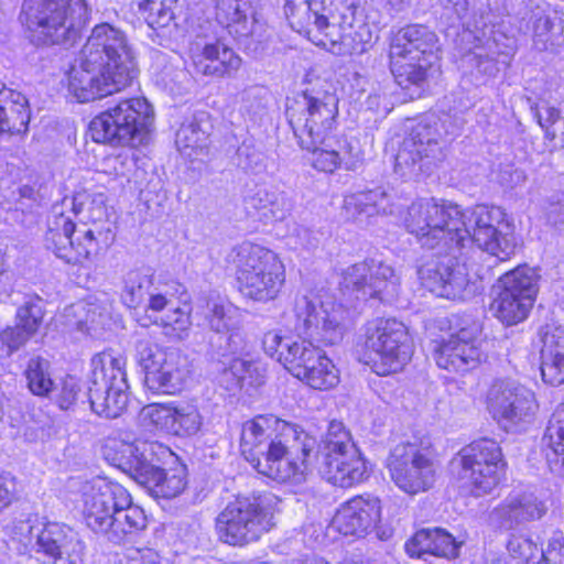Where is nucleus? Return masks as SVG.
Here are the masks:
<instances>
[{"mask_svg": "<svg viewBox=\"0 0 564 564\" xmlns=\"http://www.w3.org/2000/svg\"><path fill=\"white\" fill-rule=\"evenodd\" d=\"M295 315L297 337L269 330L262 340L265 352L312 389L325 391L337 387L339 370L316 344L328 346L343 339L349 315L347 308L332 295L303 296L296 302Z\"/></svg>", "mask_w": 564, "mask_h": 564, "instance_id": "1", "label": "nucleus"}, {"mask_svg": "<svg viewBox=\"0 0 564 564\" xmlns=\"http://www.w3.org/2000/svg\"><path fill=\"white\" fill-rule=\"evenodd\" d=\"M138 72L135 54L124 34L104 23L94 28L66 73L65 85L76 101L89 102L126 89Z\"/></svg>", "mask_w": 564, "mask_h": 564, "instance_id": "2", "label": "nucleus"}, {"mask_svg": "<svg viewBox=\"0 0 564 564\" xmlns=\"http://www.w3.org/2000/svg\"><path fill=\"white\" fill-rule=\"evenodd\" d=\"M284 12L294 31L335 55L361 54L372 41L362 13L350 6L333 10L317 0H289Z\"/></svg>", "mask_w": 564, "mask_h": 564, "instance_id": "3", "label": "nucleus"}, {"mask_svg": "<svg viewBox=\"0 0 564 564\" xmlns=\"http://www.w3.org/2000/svg\"><path fill=\"white\" fill-rule=\"evenodd\" d=\"M101 455L110 465L147 486L158 498H175L186 488L183 467L167 470L159 468V463L173 455L162 443L120 433L104 440Z\"/></svg>", "mask_w": 564, "mask_h": 564, "instance_id": "4", "label": "nucleus"}, {"mask_svg": "<svg viewBox=\"0 0 564 564\" xmlns=\"http://www.w3.org/2000/svg\"><path fill=\"white\" fill-rule=\"evenodd\" d=\"M441 51L437 34L423 24L400 29L390 44V69L397 83L408 88L420 86L427 70L438 59Z\"/></svg>", "mask_w": 564, "mask_h": 564, "instance_id": "5", "label": "nucleus"}, {"mask_svg": "<svg viewBox=\"0 0 564 564\" xmlns=\"http://www.w3.org/2000/svg\"><path fill=\"white\" fill-rule=\"evenodd\" d=\"M506 467L502 449L491 438L471 442L463 447L449 463L451 474L456 485L474 497L491 494L503 479Z\"/></svg>", "mask_w": 564, "mask_h": 564, "instance_id": "6", "label": "nucleus"}, {"mask_svg": "<svg viewBox=\"0 0 564 564\" xmlns=\"http://www.w3.org/2000/svg\"><path fill=\"white\" fill-rule=\"evenodd\" d=\"M153 117L145 98L124 99L94 117L89 132L98 143L138 147L147 141Z\"/></svg>", "mask_w": 564, "mask_h": 564, "instance_id": "7", "label": "nucleus"}, {"mask_svg": "<svg viewBox=\"0 0 564 564\" xmlns=\"http://www.w3.org/2000/svg\"><path fill=\"white\" fill-rule=\"evenodd\" d=\"M25 24L43 44L73 40L85 25V0H29L24 3Z\"/></svg>", "mask_w": 564, "mask_h": 564, "instance_id": "8", "label": "nucleus"}, {"mask_svg": "<svg viewBox=\"0 0 564 564\" xmlns=\"http://www.w3.org/2000/svg\"><path fill=\"white\" fill-rule=\"evenodd\" d=\"M135 358L144 371L145 388L155 394L175 395L191 380L192 365L188 357L176 348L141 338L135 344Z\"/></svg>", "mask_w": 564, "mask_h": 564, "instance_id": "9", "label": "nucleus"}, {"mask_svg": "<svg viewBox=\"0 0 564 564\" xmlns=\"http://www.w3.org/2000/svg\"><path fill=\"white\" fill-rule=\"evenodd\" d=\"M319 473L343 488L360 484L367 477L366 460L343 422L332 421L319 446Z\"/></svg>", "mask_w": 564, "mask_h": 564, "instance_id": "10", "label": "nucleus"}, {"mask_svg": "<svg viewBox=\"0 0 564 564\" xmlns=\"http://www.w3.org/2000/svg\"><path fill=\"white\" fill-rule=\"evenodd\" d=\"M386 466L391 480L402 491L417 495L429 490L436 475L435 454L429 437L413 436L390 452Z\"/></svg>", "mask_w": 564, "mask_h": 564, "instance_id": "11", "label": "nucleus"}, {"mask_svg": "<svg viewBox=\"0 0 564 564\" xmlns=\"http://www.w3.org/2000/svg\"><path fill=\"white\" fill-rule=\"evenodd\" d=\"M315 445V438L299 425L286 427L256 469L278 482L300 485L311 471L310 455Z\"/></svg>", "mask_w": 564, "mask_h": 564, "instance_id": "12", "label": "nucleus"}, {"mask_svg": "<svg viewBox=\"0 0 564 564\" xmlns=\"http://www.w3.org/2000/svg\"><path fill=\"white\" fill-rule=\"evenodd\" d=\"M365 349L368 355L367 364L379 376L402 370L413 355L406 326L394 318H379L368 323Z\"/></svg>", "mask_w": 564, "mask_h": 564, "instance_id": "13", "label": "nucleus"}, {"mask_svg": "<svg viewBox=\"0 0 564 564\" xmlns=\"http://www.w3.org/2000/svg\"><path fill=\"white\" fill-rule=\"evenodd\" d=\"M238 290L257 302L278 297L285 282V267L272 249H241L238 253Z\"/></svg>", "mask_w": 564, "mask_h": 564, "instance_id": "14", "label": "nucleus"}, {"mask_svg": "<svg viewBox=\"0 0 564 564\" xmlns=\"http://www.w3.org/2000/svg\"><path fill=\"white\" fill-rule=\"evenodd\" d=\"M451 224L456 247H501L511 242L512 225L506 212L498 206L478 204L460 208Z\"/></svg>", "mask_w": 564, "mask_h": 564, "instance_id": "15", "label": "nucleus"}, {"mask_svg": "<svg viewBox=\"0 0 564 564\" xmlns=\"http://www.w3.org/2000/svg\"><path fill=\"white\" fill-rule=\"evenodd\" d=\"M486 409L502 430L516 433L534 422L539 403L531 389L512 380H498L488 389Z\"/></svg>", "mask_w": 564, "mask_h": 564, "instance_id": "16", "label": "nucleus"}, {"mask_svg": "<svg viewBox=\"0 0 564 564\" xmlns=\"http://www.w3.org/2000/svg\"><path fill=\"white\" fill-rule=\"evenodd\" d=\"M337 115V98L327 93L304 91L286 106L289 122L300 144L305 145H312V140L333 135Z\"/></svg>", "mask_w": 564, "mask_h": 564, "instance_id": "17", "label": "nucleus"}, {"mask_svg": "<svg viewBox=\"0 0 564 564\" xmlns=\"http://www.w3.org/2000/svg\"><path fill=\"white\" fill-rule=\"evenodd\" d=\"M540 275L534 268L519 265L499 279L500 291L490 310L506 325L523 322L533 307L539 292Z\"/></svg>", "mask_w": 564, "mask_h": 564, "instance_id": "18", "label": "nucleus"}, {"mask_svg": "<svg viewBox=\"0 0 564 564\" xmlns=\"http://www.w3.org/2000/svg\"><path fill=\"white\" fill-rule=\"evenodd\" d=\"M273 525L271 511L258 499L239 498L217 516L215 530L220 541L245 545L258 540Z\"/></svg>", "mask_w": 564, "mask_h": 564, "instance_id": "19", "label": "nucleus"}, {"mask_svg": "<svg viewBox=\"0 0 564 564\" xmlns=\"http://www.w3.org/2000/svg\"><path fill=\"white\" fill-rule=\"evenodd\" d=\"M421 284L437 296L454 301H467L482 291V270L449 259L444 262H429L417 270Z\"/></svg>", "mask_w": 564, "mask_h": 564, "instance_id": "20", "label": "nucleus"}, {"mask_svg": "<svg viewBox=\"0 0 564 564\" xmlns=\"http://www.w3.org/2000/svg\"><path fill=\"white\" fill-rule=\"evenodd\" d=\"M460 206L452 202L424 198L408 208L404 224L410 234L425 245H454L452 219L459 215Z\"/></svg>", "mask_w": 564, "mask_h": 564, "instance_id": "21", "label": "nucleus"}, {"mask_svg": "<svg viewBox=\"0 0 564 564\" xmlns=\"http://www.w3.org/2000/svg\"><path fill=\"white\" fill-rule=\"evenodd\" d=\"M480 335L479 325L471 324L443 338L434 348L436 365L462 373L477 368L487 358Z\"/></svg>", "mask_w": 564, "mask_h": 564, "instance_id": "22", "label": "nucleus"}, {"mask_svg": "<svg viewBox=\"0 0 564 564\" xmlns=\"http://www.w3.org/2000/svg\"><path fill=\"white\" fill-rule=\"evenodd\" d=\"M82 502L87 527L101 534L117 508L128 505V491L118 482L97 477L82 486Z\"/></svg>", "mask_w": 564, "mask_h": 564, "instance_id": "23", "label": "nucleus"}, {"mask_svg": "<svg viewBox=\"0 0 564 564\" xmlns=\"http://www.w3.org/2000/svg\"><path fill=\"white\" fill-rule=\"evenodd\" d=\"M141 421L153 429L176 436H191L202 426L198 409L187 402L170 401L142 408Z\"/></svg>", "mask_w": 564, "mask_h": 564, "instance_id": "24", "label": "nucleus"}, {"mask_svg": "<svg viewBox=\"0 0 564 564\" xmlns=\"http://www.w3.org/2000/svg\"><path fill=\"white\" fill-rule=\"evenodd\" d=\"M381 516L382 505L379 498L371 495H359L338 507L330 527L343 535L360 539L377 528Z\"/></svg>", "mask_w": 564, "mask_h": 564, "instance_id": "25", "label": "nucleus"}, {"mask_svg": "<svg viewBox=\"0 0 564 564\" xmlns=\"http://www.w3.org/2000/svg\"><path fill=\"white\" fill-rule=\"evenodd\" d=\"M228 334L226 350L237 355L225 368L219 377V383L228 391H236L245 387H259L264 382L263 369L254 361L246 359L249 352V341L242 326L226 332Z\"/></svg>", "mask_w": 564, "mask_h": 564, "instance_id": "26", "label": "nucleus"}, {"mask_svg": "<svg viewBox=\"0 0 564 564\" xmlns=\"http://www.w3.org/2000/svg\"><path fill=\"white\" fill-rule=\"evenodd\" d=\"M295 424L280 420L274 415H257L242 424L240 436V451L242 456L256 469L267 453L271 444L282 434L286 433V427H294Z\"/></svg>", "mask_w": 564, "mask_h": 564, "instance_id": "27", "label": "nucleus"}, {"mask_svg": "<svg viewBox=\"0 0 564 564\" xmlns=\"http://www.w3.org/2000/svg\"><path fill=\"white\" fill-rule=\"evenodd\" d=\"M193 72L204 77H231L241 66V58L231 48L221 43H198L189 47Z\"/></svg>", "mask_w": 564, "mask_h": 564, "instance_id": "28", "label": "nucleus"}, {"mask_svg": "<svg viewBox=\"0 0 564 564\" xmlns=\"http://www.w3.org/2000/svg\"><path fill=\"white\" fill-rule=\"evenodd\" d=\"M308 153V162L318 172L332 174L341 164L346 170H355L359 161L358 154L352 153V148L346 139L330 135L312 140V145L300 144Z\"/></svg>", "mask_w": 564, "mask_h": 564, "instance_id": "29", "label": "nucleus"}, {"mask_svg": "<svg viewBox=\"0 0 564 564\" xmlns=\"http://www.w3.org/2000/svg\"><path fill=\"white\" fill-rule=\"evenodd\" d=\"M546 507L532 492L512 491L490 512L492 525L511 529L513 525L540 519Z\"/></svg>", "mask_w": 564, "mask_h": 564, "instance_id": "30", "label": "nucleus"}, {"mask_svg": "<svg viewBox=\"0 0 564 564\" xmlns=\"http://www.w3.org/2000/svg\"><path fill=\"white\" fill-rule=\"evenodd\" d=\"M464 541L454 538L441 528L419 530L406 543L405 550L411 557L422 558L424 555H434L447 560L455 558Z\"/></svg>", "mask_w": 564, "mask_h": 564, "instance_id": "31", "label": "nucleus"}, {"mask_svg": "<svg viewBox=\"0 0 564 564\" xmlns=\"http://www.w3.org/2000/svg\"><path fill=\"white\" fill-rule=\"evenodd\" d=\"M541 376L551 386L564 383V327L546 325L542 330Z\"/></svg>", "mask_w": 564, "mask_h": 564, "instance_id": "32", "label": "nucleus"}, {"mask_svg": "<svg viewBox=\"0 0 564 564\" xmlns=\"http://www.w3.org/2000/svg\"><path fill=\"white\" fill-rule=\"evenodd\" d=\"M216 18L236 37L253 33L256 19L251 0H220Z\"/></svg>", "mask_w": 564, "mask_h": 564, "instance_id": "33", "label": "nucleus"}, {"mask_svg": "<svg viewBox=\"0 0 564 564\" xmlns=\"http://www.w3.org/2000/svg\"><path fill=\"white\" fill-rule=\"evenodd\" d=\"M128 382L121 380L113 386H89L88 397L91 410L99 416L118 417L128 405Z\"/></svg>", "mask_w": 564, "mask_h": 564, "instance_id": "34", "label": "nucleus"}, {"mask_svg": "<svg viewBox=\"0 0 564 564\" xmlns=\"http://www.w3.org/2000/svg\"><path fill=\"white\" fill-rule=\"evenodd\" d=\"M343 208L346 215L351 218H357L361 215L372 217L394 213L389 195L381 188L346 195L344 197Z\"/></svg>", "mask_w": 564, "mask_h": 564, "instance_id": "35", "label": "nucleus"}, {"mask_svg": "<svg viewBox=\"0 0 564 564\" xmlns=\"http://www.w3.org/2000/svg\"><path fill=\"white\" fill-rule=\"evenodd\" d=\"M0 117V133L20 134L28 131L31 111L26 97L15 90L6 89L2 93Z\"/></svg>", "mask_w": 564, "mask_h": 564, "instance_id": "36", "label": "nucleus"}, {"mask_svg": "<svg viewBox=\"0 0 564 564\" xmlns=\"http://www.w3.org/2000/svg\"><path fill=\"white\" fill-rule=\"evenodd\" d=\"M126 357L113 350H105L90 360L89 386H113L127 381Z\"/></svg>", "mask_w": 564, "mask_h": 564, "instance_id": "37", "label": "nucleus"}, {"mask_svg": "<svg viewBox=\"0 0 564 564\" xmlns=\"http://www.w3.org/2000/svg\"><path fill=\"white\" fill-rule=\"evenodd\" d=\"M109 528L102 531L109 541L122 542L129 534L143 530L147 527V518L141 508L132 505L128 494V505L117 508L109 519Z\"/></svg>", "mask_w": 564, "mask_h": 564, "instance_id": "38", "label": "nucleus"}, {"mask_svg": "<svg viewBox=\"0 0 564 564\" xmlns=\"http://www.w3.org/2000/svg\"><path fill=\"white\" fill-rule=\"evenodd\" d=\"M438 150L437 142L431 139L426 143L422 140L416 142L414 138L408 139L395 158V167L403 174H405L404 170H409L411 174L426 172L431 163L430 159L435 158Z\"/></svg>", "mask_w": 564, "mask_h": 564, "instance_id": "39", "label": "nucleus"}, {"mask_svg": "<svg viewBox=\"0 0 564 564\" xmlns=\"http://www.w3.org/2000/svg\"><path fill=\"white\" fill-rule=\"evenodd\" d=\"M61 318L68 329L94 335L104 327L107 316L97 305L80 302L66 307Z\"/></svg>", "mask_w": 564, "mask_h": 564, "instance_id": "40", "label": "nucleus"}, {"mask_svg": "<svg viewBox=\"0 0 564 564\" xmlns=\"http://www.w3.org/2000/svg\"><path fill=\"white\" fill-rule=\"evenodd\" d=\"M253 208L271 221L285 219L293 209L290 197L275 188H259L250 198Z\"/></svg>", "mask_w": 564, "mask_h": 564, "instance_id": "41", "label": "nucleus"}, {"mask_svg": "<svg viewBox=\"0 0 564 564\" xmlns=\"http://www.w3.org/2000/svg\"><path fill=\"white\" fill-rule=\"evenodd\" d=\"M371 271L368 273L366 295L368 297H380L381 300L392 299L399 290V276L394 269L382 262L371 260Z\"/></svg>", "mask_w": 564, "mask_h": 564, "instance_id": "42", "label": "nucleus"}, {"mask_svg": "<svg viewBox=\"0 0 564 564\" xmlns=\"http://www.w3.org/2000/svg\"><path fill=\"white\" fill-rule=\"evenodd\" d=\"M139 12L151 29L167 28L175 19L177 0H135Z\"/></svg>", "mask_w": 564, "mask_h": 564, "instance_id": "43", "label": "nucleus"}, {"mask_svg": "<svg viewBox=\"0 0 564 564\" xmlns=\"http://www.w3.org/2000/svg\"><path fill=\"white\" fill-rule=\"evenodd\" d=\"M209 132L197 120L182 124L176 133V145L184 155L192 158L207 147Z\"/></svg>", "mask_w": 564, "mask_h": 564, "instance_id": "44", "label": "nucleus"}, {"mask_svg": "<svg viewBox=\"0 0 564 564\" xmlns=\"http://www.w3.org/2000/svg\"><path fill=\"white\" fill-rule=\"evenodd\" d=\"M73 210L82 214L85 221L100 223L109 217L108 197L105 193L77 195L74 197Z\"/></svg>", "mask_w": 564, "mask_h": 564, "instance_id": "45", "label": "nucleus"}, {"mask_svg": "<svg viewBox=\"0 0 564 564\" xmlns=\"http://www.w3.org/2000/svg\"><path fill=\"white\" fill-rule=\"evenodd\" d=\"M48 369V361L41 357L31 358L29 360L24 370V377L32 394L47 397L53 390L54 382Z\"/></svg>", "mask_w": 564, "mask_h": 564, "instance_id": "46", "label": "nucleus"}, {"mask_svg": "<svg viewBox=\"0 0 564 564\" xmlns=\"http://www.w3.org/2000/svg\"><path fill=\"white\" fill-rule=\"evenodd\" d=\"M207 321L214 332L221 334L242 326L243 314L239 307L221 301L213 304Z\"/></svg>", "mask_w": 564, "mask_h": 564, "instance_id": "47", "label": "nucleus"}, {"mask_svg": "<svg viewBox=\"0 0 564 564\" xmlns=\"http://www.w3.org/2000/svg\"><path fill=\"white\" fill-rule=\"evenodd\" d=\"M152 288V275L140 270L130 271L124 280L123 302L129 307H138L144 303Z\"/></svg>", "mask_w": 564, "mask_h": 564, "instance_id": "48", "label": "nucleus"}, {"mask_svg": "<svg viewBox=\"0 0 564 564\" xmlns=\"http://www.w3.org/2000/svg\"><path fill=\"white\" fill-rule=\"evenodd\" d=\"M543 441L551 468L564 474V427L549 424Z\"/></svg>", "mask_w": 564, "mask_h": 564, "instance_id": "49", "label": "nucleus"}, {"mask_svg": "<svg viewBox=\"0 0 564 564\" xmlns=\"http://www.w3.org/2000/svg\"><path fill=\"white\" fill-rule=\"evenodd\" d=\"M67 527L59 523H47L39 532L36 538L37 551L43 552L47 556L56 560L61 558L59 545L65 539Z\"/></svg>", "mask_w": 564, "mask_h": 564, "instance_id": "50", "label": "nucleus"}, {"mask_svg": "<svg viewBox=\"0 0 564 564\" xmlns=\"http://www.w3.org/2000/svg\"><path fill=\"white\" fill-rule=\"evenodd\" d=\"M152 323L160 324L165 336L174 340L187 338L192 325L189 313L178 307L161 317L160 322L155 318Z\"/></svg>", "mask_w": 564, "mask_h": 564, "instance_id": "51", "label": "nucleus"}, {"mask_svg": "<svg viewBox=\"0 0 564 564\" xmlns=\"http://www.w3.org/2000/svg\"><path fill=\"white\" fill-rule=\"evenodd\" d=\"M44 318V306L41 299H31L21 305L15 315V322L31 337L40 329Z\"/></svg>", "mask_w": 564, "mask_h": 564, "instance_id": "52", "label": "nucleus"}, {"mask_svg": "<svg viewBox=\"0 0 564 564\" xmlns=\"http://www.w3.org/2000/svg\"><path fill=\"white\" fill-rule=\"evenodd\" d=\"M369 271H371V268L367 261L348 267L341 273V280L339 281L341 290L356 292L357 297L367 299L366 286Z\"/></svg>", "mask_w": 564, "mask_h": 564, "instance_id": "53", "label": "nucleus"}, {"mask_svg": "<svg viewBox=\"0 0 564 564\" xmlns=\"http://www.w3.org/2000/svg\"><path fill=\"white\" fill-rule=\"evenodd\" d=\"M540 547L531 538L525 535H511L507 549L513 558L527 564H535L539 561Z\"/></svg>", "mask_w": 564, "mask_h": 564, "instance_id": "54", "label": "nucleus"}, {"mask_svg": "<svg viewBox=\"0 0 564 564\" xmlns=\"http://www.w3.org/2000/svg\"><path fill=\"white\" fill-rule=\"evenodd\" d=\"M535 564H564V534L554 532L540 547L539 561Z\"/></svg>", "mask_w": 564, "mask_h": 564, "instance_id": "55", "label": "nucleus"}, {"mask_svg": "<svg viewBox=\"0 0 564 564\" xmlns=\"http://www.w3.org/2000/svg\"><path fill=\"white\" fill-rule=\"evenodd\" d=\"M30 338L31 336L15 322L14 326H7L0 332L1 349L7 356H11L22 348Z\"/></svg>", "mask_w": 564, "mask_h": 564, "instance_id": "56", "label": "nucleus"}, {"mask_svg": "<svg viewBox=\"0 0 564 564\" xmlns=\"http://www.w3.org/2000/svg\"><path fill=\"white\" fill-rule=\"evenodd\" d=\"M61 547V557L66 556L69 564H79L84 556V543L80 541L78 534L67 527V533L63 539Z\"/></svg>", "mask_w": 564, "mask_h": 564, "instance_id": "57", "label": "nucleus"}, {"mask_svg": "<svg viewBox=\"0 0 564 564\" xmlns=\"http://www.w3.org/2000/svg\"><path fill=\"white\" fill-rule=\"evenodd\" d=\"M533 42L539 51H545L552 44L553 22L547 15L536 17L533 22Z\"/></svg>", "mask_w": 564, "mask_h": 564, "instance_id": "58", "label": "nucleus"}, {"mask_svg": "<svg viewBox=\"0 0 564 564\" xmlns=\"http://www.w3.org/2000/svg\"><path fill=\"white\" fill-rule=\"evenodd\" d=\"M535 116L539 124L545 130L549 139H554L555 133L551 131V127L558 120L560 110L545 101H541L535 107Z\"/></svg>", "mask_w": 564, "mask_h": 564, "instance_id": "59", "label": "nucleus"}, {"mask_svg": "<svg viewBox=\"0 0 564 564\" xmlns=\"http://www.w3.org/2000/svg\"><path fill=\"white\" fill-rule=\"evenodd\" d=\"M79 386L75 378L68 377L62 382L61 391L57 395V404L61 409H69L77 400Z\"/></svg>", "mask_w": 564, "mask_h": 564, "instance_id": "60", "label": "nucleus"}, {"mask_svg": "<svg viewBox=\"0 0 564 564\" xmlns=\"http://www.w3.org/2000/svg\"><path fill=\"white\" fill-rule=\"evenodd\" d=\"M15 481L10 474L0 473V512L14 499Z\"/></svg>", "mask_w": 564, "mask_h": 564, "instance_id": "61", "label": "nucleus"}, {"mask_svg": "<svg viewBox=\"0 0 564 564\" xmlns=\"http://www.w3.org/2000/svg\"><path fill=\"white\" fill-rule=\"evenodd\" d=\"M56 257L69 264H83L88 258L87 249H57Z\"/></svg>", "mask_w": 564, "mask_h": 564, "instance_id": "62", "label": "nucleus"}, {"mask_svg": "<svg viewBox=\"0 0 564 564\" xmlns=\"http://www.w3.org/2000/svg\"><path fill=\"white\" fill-rule=\"evenodd\" d=\"M55 226L56 230L61 229L63 231V235L68 239L70 247H74L75 243L80 245L79 240L73 238V235L75 234V224L70 219L61 214L56 218Z\"/></svg>", "mask_w": 564, "mask_h": 564, "instance_id": "63", "label": "nucleus"}, {"mask_svg": "<svg viewBox=\"0 0 564 564\" xmlns=\"http://www.w3.org/2000/svg\"><path fill=\"white\" fill-rule=\"evenodd\" d=\"M147 301L149 302L148 310L153 312H161L167 305V300L164 295L152 292L148 295Z\"/></svg>", "mask_w": 564, "mask_h": 564, "instance_id": "64", "label": "nucleus"}]
</instances>
